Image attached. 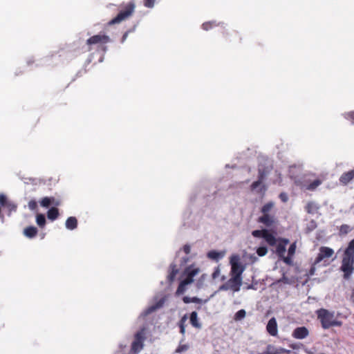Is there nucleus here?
Instances as JSON below:
<instances>
[{
  "mask_svg": "<svg viewBox=\"0 0 354 354\" xmlns=\"http://www.w3.org/2000/svg\"><path fill=\"white\" fill-rule=\"evenodd\" d=\"M340 270L346 280L350 279L354 272V239L348 243L344 252Z\"/></svg>",
  "mask_w": 354,
  "mask_h": 354,
  "instance_id": "1",
  "label": "nucleus"
},
{
  "mask_svg": "<svg viewBox=\"0 0 354 354\" xmlns=\"http://www.w3.org/2000/svg\"><path fill=\"white\" fill-rule=\"evenodd\" d=\"M316 315L324 329H328L332 326H341L342 325V322L336 319L335 312L333 311L320 308L316 310Z\"/></svg>",
  "mask_w": 354,
  "mask_h": 354,
  "instance_id": "2",
  "label": "nucleus"
},
{
  "mask_svg": "<svg viewBox=\"0 0 354 354\" xmlns=\"http://www.w3.org/2000/svg\"><path fill=\"white\" fill-rule=\"evenodd\" d=\"M201 269L194 265L187 267L182 273L181 281L178 284V294L182 293L185 286L194 281V278L199 274Z\"/></svg>",
  "mask_w": 354,
  "mask_h": 354,
  "instance_id": "3",
  "label": "nucleus"
},
{
  "mask_svg": "<svg viewBox=\"0 0 354 354\" xmlns=\"http://www.w3.org/2000/svg\"><path fill=\"white\" fill-rule=\"evenodd\" d=\"M111 41V38L109 36L105 35V34H97L91 36L89 37L86 41V44L88 46V50L90 51L93 49V46H96L97 48H100V50L103 51L106 50V44L109 43Z\"/></svg>",
  "mask_w": 354,
  "mask_h": 354,
  "instance_id": "4",
  "label": "nucleus"
},
{
  "mask_svg": "<svg viewBox=\"0 0 354 354\" xmlns=\"http://www.w3.org/2000/svg\"><path fill=\"white\" fill-rule=\"evenodd\" d=\"M136 5L133 1H130L126 4L122 9H121L116 17L113 18L107 23L108 26H111L115 24L127 20L134 12Z\"/></svg>",
  "mask_w": 354,
  "mask_h": 354,
  "instance_id": "5",
  "label": "nucleus"
},
{
  "mask_svg": "<svg viewBox=\"0 0 354 354\" xmlns=\"http://www.w3.org/2000/svg\"><path fill=\"white\" fill-rule=\"evenodd\" d=\"M230 263L231 265L230 276L242 277L245 268L240 263L239 255H232L230 259Z\"/></svg>",
  "mask_w": 354,
  "mask_h": 354,
  "instance_id": "6",
  "label": "nucleus"
},
{
  "mask_svg": "<svg viewBox=\"0 0 354 354\" xmlns=\"http://www.w3.org/2000/svg\"><path fill=\"white\" fill-rule=\"evenodd\" d=\"M252 235L256 238H263L271 246H273L277 243L275 236L270 233L268 230H257L252 232Z\"/></svg>",
  "mask_w": 354,
  "mask_h": 354,
  "instance_id": "7",
  "label": "nucleus"
},
{
  "mask_svg": "<svg viewBox=\"0 0 354 354\" xmlns=\"http://www.w3.org/2000/svg\"><path fill=\"white\" fill-rule=\"evenodd\" d=\"M166 300H167V297L166 296H162V297H159L158 296L155 297H154L155 304H153V305L149 306L142 313L141 315L143 317H147L149 314H151V313H153L154 311H156V310L160 308L161 307H162V306L165 304V302L166 301Z\"/></svg>",
  "mask_w": 354,
  "mask_h": 354,
  "instance_id": "8",
  "label": "nucleus"
},
{
  "mask_svg": "<svg viewBox=\"0 0 354 354\" xmlns=\"http://www.w3.org/2000/svg\"><path fill=\"white\" fill-rule=\"evenodd\" d=\"M144 340L145 329H142L135 335L134 341L131 345V349L134 353H138L142 348Z\"/></svg>",
  "mask_w": 354,
  "mask_h": 354,
  "instance_id": "9",
  "label": "nucleus"
},
{
  "mask_svg": "<svg viewBox=\"0 0 354 354\" xmlns=\"http://www.w3.org/2000/svg\"><path fill=\"white\" fill-rule=\"evenodd\" d=\"M334 254V251L333 249L322 246L319 248V253L317 257H316L314 265H317L320 262H322L326 258H330Z\"/></svg>",
  "mask_w": 354,
  "mask_h": 354,
  "instance_id": "10",
  "label": "nucleus"
},
{
  "mask_svg": "<svg viewBox=\"0 0 354 354\" xmlns=\"http://www.w3.org/2000/svg\"><path fill=\"white\" fill-rule=\"evenodd\" d=\"M258 222L270 227L276 223L277 218L274 214H263L258 218Z\"/></svg>",
  "mask_w": 354,
  "mask_h": 354,
  "instance_id": "11",
  "label": "nucleus"
},
{
  "mask_svg": "<svg viewBox=\"0 0 354 354\" xmlns=\"http://www.w3.org/2000/svg\"><path fill=\"white\" fill-rule=\"evenodd\" d=\"M227 283L231 290L238 292L240 290V288L242 285V277L230 276Z\"/></svg>",
  "mask_w": 354,
  "mask_h": 354,
  "instance_id": "12",
  "label": "nucleus"
},
{
  "mask_svg": "<svg viewBox=\"0 0 354 354\" xmlns=\"http://www.w3.org/2000/svg\"><path fill=\"white\" fill-rule=\"evenodd\" d=\"M266 330L271 336H277L278 334L277 322L275 317H272L268 322Z\"/></svg>",
  "mask_w": 354,
  "mask_h": 354,
  "instance_id": "13",
  "label": "nucleus"
},
{
  "mask_svg": "<svg viewBox=\"0 0 354 354\" xmlns=\"http://www.w3.org/2000/svg\"><path fill=\"white\" fill-rule=\"evenodd\" d=\"M309 335L308 328L305 326L296 328L292 334V336L297 339H302L306 338Z\"/></svg>",
  "mask_w": 354,
  "mask_h": 354,
  "instance_id": "14",
  "label": "nucleus"
},
{
  "mask_svg": "<svg viewBox=\"0 0 354 354\" xmlns=\"http://www.w3.org/2000/svg\"><path fill=\"white\" fill-rule=\"evenodd\" d=\"M60 201L55 199L54 197H44L40 201V205L44 207H48L50 205L59 206Z\"/></svg>",
  "mask_w": 354,
  "mask_h": 354,
  "instance_id": "15",
  "label": "nucleus"
},
{
  "mask_svg": "<svg viewBox=\"0 0 354 354\" xmlns=\"http://www.w3.org/2000/svg\"><path fill=\"white\" fill-rule=\"evenodd\" d=\"M354 178V169L345 172L339 178V182L344 185H347Z\"/></svg>",
  "mask_w": 354,
  "mask_h": 354,
  "instance_id": "16",
  "label": "nucleus"
},
{
  "mask_svg": "<svg viewBox=\"0 0 354 354\" xmlns=\"http://www.w3.org/2000/svg\"><path fill=\"white\" fill-rule=\"evenodd\" d=\"M225 254V251L211 250L207 252V257L212 260L218 261Z\"/></svg>",
  "mask_w": 354,
  "mask_h": 354,
  "instance_id": "17",
  "label": "nucleus"
},
{
  "mask_svg": "<svg viewBox=\"0 0 354 354\" xmlns=\"http://www.w3.org/2000/svg\"><path fill=\"white\" fill-rule=\"evenodd\" d=\"M37 232V228L35 226H28L24 230V234L29 239L36 236Z\"/></svg>",
  "mask_w": 354,
  "mask_h": 354,
  "instance_id": "18",
  "label": "nucleus"
},
{
  "mask_svg": "<svg viewBox=\"0 0 354 354\" xmlns=\"http://www.w3.org/2000/svg\"><path fill=\"white\" fill-rule=\"evenodd\" d=\"M77 227V220L74 216L68 217L66 221V227L70 230H75Z\"/></svg>",
  "mask_w": 354,
  "mask_h": 354,
  "instance_id": "19",
  "label": "nucleus"
},
{
  "mask_svg": "<svg viewBox=\"0 0 354 354\" xmlns=\"http://www.w3.org/2000/svg\"><path fill=\"white\" fill-rule=\"evenodd\" d=\"M319 207L315 202H309L306 206V210L308 214H314L317 212Z\"/></svg>",
  "mask_w": 354,
  "mask_h": 354,
  "instance_id": "20",
  "label": "nucleus"
},
{
  "mask_svg": "<svg viewBox=\"0 0 354 354\" xmlns=\"http://www.w3.org/2000/svg\"><path fill=\"white\" fill-rule=\"evenodd\" d=\"M59 210L57 207H51L48 211L47 212V217L48 219L51 221H54L57 219L59 216Z\"/></svg>",
  "mask_w": 354,
  "mask_h": 354,
  "instance_id": "21",
  "label": "nucleus"
},
{
  "mask_svg": "<svg viewBox=\"0 0 354 354\" xmlns=\"http://www.w3.org/2000/svg\"><path fill=\"white\" fill-rule=\"evenodd\" d=\"M170 272L167 277V281L169 283H172L176 277L177 274V268L175 264H171L170 266Z\"/></svg>",
  "mask_w": 354,
  "mask_h": 354,
  "instance_id": "22",
  "label": "nucleus"
},
{
  "mask_svg": "<svg viewBox=\"0 0 354 354\" xmlns=\"http://www.w3.org/2000/svg\"><path fill=\"white\" fill-rule=\"evenodd\" d=\"M322 183V180L320 179H316L313 182L305 185V188L309 191L315 190Z\"/></svg>",
  "mask_w": 354,
  "mask_h": 354,
  "instance_id": "23",
  "label": "nucleus"
},
{
  "mask_svg": "<svg viewBox=\"0 0 354 354\" xmlns=\"http://www.w3.org/2000/svg\"><path fill=\"white\" fill-rule=\"evenodd\" d=\"M190 322L193 326L197 328H200L201 325L198 320V314L194 311L190 315Z\"/></svg>",
  "mask_w": 354,
  "mask_h": 354,
  "instance_id": "24",
  "label": "nucleus"
},
{
  "mask_svg": "<svg viewBox=\"0 0 354 354\" xmlns=\"http://www.w3.org/2000/svg\"><path fill=\"white\" fill-rule=\"evenodd\" d=\"M264 177H265L264 173L261 172V171H259V180H257V181L253 182L252 184L251 185L252 190H255L256 189H257L261 185V184L262 183V181H263Z\"/></svg>",
  "mask_w": 354,
  "mask_h": 354,
  "instance_id": "25",
  "label": "nucleus"
},
{
  "mask_svg": "<svg viewBox=\"0 0 354 354\" xmlns=\"http://www.w3.org/2000/svg\"><path fill=\"white\" fill-rule=\"evenodd\" d=\"M0 205L2 206V207H9V206H12L11 207V210L12 209H14L15 210L16 209V206L14 205H11L10 204L8 201H7V197L3 194H0Z\"/></svg>",
  "mask_w": 354,
  "mask_h": 354,
  "instance_id": "26",
  "label": "nucleus"
},
{
  "mask_svg": "<svg viewBox=\"0 0 354 354\" xmlns=\"http://www.w3.org/2000/svg\"><path fill=\"white\" fill-rule=\"evenodd\" d=\"M36 222L40 227L43 228L46 223L45 216L42 214H38L36 217Z\"/></svg>",
  "mask_w": 354,
  "mask_h": 354,
  "instance_id": "27",
  "label": "nucleus"
},
{
  "mask_svg": "<svg viewBox=\"0 0 354 354\" xmlns=\"http://www.w3.org/2000/svg\"><path fill=\"white\" fill-rule=\"evenodd\" d=\"M273 207H274V203L273 202H268L266 204H265L261 207V212L262 214H270V212L271 211V209H272Z\"/></svg>",
  "mask_w": 354,
  "mask_h": 354,
  "instance_id": "28",
  "label": "nucleus"
},
{
  "mask_svg": "<svg viewBox=\"0 0 354 354\" xmlns=\"http://www.w3.org/2000/svg\"><path fill=\"white\" fill-rule=\"evenodd\" d=\"M245 315H246V312L245 310H243V309L239 310L234 315V319L236 321H240L245 317Z\"/></svg>",
  "mask_w": 354,
  "mask_h": 354,
  "instance_id": "29",
  "label": "nucleus"
},
{
  "mask_svg": "<svg viewBox=\"0 0 354 354\" xmlns=\"http://www.w3.org/2000/svg\"><path fill=\"white\" fill-rule=\"evenodd\" d=\"M351 231V227L348 225L343 224L339 227L340 234H346Z\"/></svg>",
  "mask_w": 354,
  "mask_h": 354,
  "instance_id": "30",
  "label": "nucleus"
},
{
  "mask_svg": "<svg viewBox=\"0 0 354 354\" xmlns=\"http://www.w3.org/2000/svg\"><path fill=\"white\" fill-rule=\"evenodd\" d=\"M286 252V246L284 245L279 244L277 248V254L281 257L284 256Z\"/></svg>",
  "mask_w": 354,
  "mask_h": 354,
  "instance_id": "31",
  "label": "nucleus"
},
{
  "mask_svg": "<svg viewBox=\"0 0 354 354\" xmlns=\"http://www.w3.org/2000/svg\"><path fill=\"white\" fill-rule=\"evenodd\" d=\"M268 252V249L266 247H259L257 250V253L259 257L265 256Z\"/></svg>",
  "mask_w": 354,
  "mask_h": 354,
  "instance_id": "32",
  "label": "nucleus"
},
{
  "mask_svg": "<svg viewBox=\"0 0 354 354\" xmlns=\"http://www.w3.org/2000/svg\"><path fill=\"white\" fill-rule=\"evenodd\" d=\"M296 251V243H293L290 245V246L288 248V255L290 257H293Z\"/></svg>",
  "mask_w": 354,
  "mask_h": 354,
  "instance_id": "33",
  "label": "nucleus"
},
{
  "mask_svg": "<svg viewBox=\"0 0 354 354\" xmlns=\"http://www.w3.org/2000/svg\"><path fill=\"white\" fill-rule=\"evenodd\" d=\"M156 0H143V4L145 7L151 8L154 6Z\"/></svg>",
  "mask_w": 354,
  "mask_h": 354,
  "instance_id": "34",
  "label": "nucleus"
},
{
  "mask_svg": "<svg viewBox=\"0 0 354 354\" xmlns=\"http://www.w3.org/2000/svg\"><path fill=\"white\" fill-rule=\"evenodd\" d=\"M28 207L31 210H35L37 208V203L35 200H30L28 202Z\"/></svg>",
  "mask_w": 354,
  "mask_h": 354,
  "instance_id": "35",
  "label": "nucleus"
},
{
  "mask_svg": "<svg viewBox=\"0 0 354 354\" xmlns=\"http://www.w3.org/2000/svg\"><path fill=\"white\" fill-rule=\"evenodd\" d=\"M292 257H290L289 255H288V257H281V258L283 259V261L284 263H286L287 265H292Z\"/></svg>",
  "mask_w": 354,
  "mask_h": 354,
  "instance_id": "36",
  "label": "nucleus"
},
{
  "mask_svg": "<svg viewBox=\"0 0 354 354\" xmlns=\"http://www.w3.org/2000/svg\"><path fill=\"white\" fill-rule=\"evenodd\" d=\"M189 348V345L187 344H182L178 346V353L185 351Z\"/></svg>",
  "mask_w": 354,
  "mask_h": 354,
  "instance_id": "37",
  "label": "nucleus"
},
{
  "mask_svg": "<svg viewBox=\"0 0 354 354\" xmlns=\"http://www.w3.org/2000/svg\"><path fill=\"white\" fill-rule=\"evenodd\" d=\"M230 290L227 281L219 287V290Z\"/></svg>",
  "mask_w": 354,
  "mask_h": 354,
  "instance_id": "38",
  "label": "nucleus"
},
{
  "mask_svg": "<svg viewBox=\"0 0 354 354\" xmlns=\"http://www.w3.org/2000/svg\"><path fill=\"white\" fill-rule=\"evenodd\" d=\"M183 252H184L185 254H189V252H190V251H191V247H190V245H184V246H183Z\"/></svg>",
  "mask_w": 354,
  "mask_h": 354,
  "instance_id": "39",
  "label": "nucleus"
},
{
  "mask_svg": "<svg viewBox=\"0 0 354 354\" xmlns=\"http://www.w3.org/2000/svg\"><path fill=\"white\" fill-rule=\"evenodd\" d=\"M279 198L283 202H286L288 201V196L285 193H281L279 195Z\"/></svg>",
  "mask_w": 354,
  "mask_h": 354,
  "instance_id": "40",
  "label": "nucleus"
},
{
  "mask_svg": "<svg viewBox=\"0 0 354 354\" xmlns=\"http://www.w3.org/2000/svg\"><path fill=\"white\" fill-rule=\"evenodd\" d=\"M131 32V30H127V32H125L124 33V35H122V39H121V42L122 43H124V41L127 39V37H128V35L129 33Z\"/></svg>",
  "mask_w": 354,
  "mask_h": 354,
  "instance_id": "41",
  "label": "nucleus"
},
{
  "mask_svg": "<svg viewBox=\"0 0 354 354\" xmlns=\"http://www.w3.org/2000/svg\"><path fill=\"white\" fill-rule=\"evenodd\" d=\"M211 28V24L209 23H205L203 24V28L205 30H209Z\"/></svg>",
  "mask_w": 354,
  "mask_h": 354,
  "instance_id": "42",
  "label": "nucleus"
},
{
  "mask_svg": "<svg viewBox=\"0 0 354 354\" xmlns=\"http://www.w3.org/2000/svg\"><path fill=\"white\" fill-rule=\"evenodd\" d=\"M219 274V270L217 269L216 271L214 272V273L212 274V278L213 279H215L217 277V276Z\"/></svg>",
  "mask_w": 354,
  "mask_h": 354,
  "instance_id": "43",
  "label": "nucleus"
},
{
  "mask_svg": "<svg viewBox=\"0 0 354 354\" xmlns=\"http://www.w3.org/2000/svg\"><path fill=\"white\" fill-rule=\"evenodd\" d=\"M266 190V187L265 185H262L259 190V192L261 193V192H265V191Z\"/></svg>",
  "mask_w": 354,
  "mask_h": 354,
  "instance_id": "44",
  "label": "nucleus"
},
{
  "mask_svg": "<svg viewBox=\"0 0 354 354\" xmlns=\"http://www.w3.org/2000/svg\"><path fill=\"white\" fill-rule=\"evenodd\" d=\"M315 265H314V264H313V267L310 268V274L311 275L314 274V272H315Z\"/></svg>",
  "mask_w": 354,
  "mask_h": 354,
  "instance_id": "45",
  "label": "nucleus"
},
{
  "mask_svg": "<svg viewBox=\"0 0 354 354\" xmlns=\"http://www.w3.org/2000/svg\"><path fill=\"white\" fill-rule=\"evenodd\" d=\"M180 332L182 333H185V327L182 323L180 325Z\"/></svg>",
  "mask_w": 354,
  "mask_h": 354,
  "instance_id": "46",
  "label": "nucleus"
},
{
  "mask_svg": "<svg viewBox=\"0 0 354 354\" xmlns=\"http://www.w3.org/2000/svg\"><path fill=\"white\" fill-rule=\"evenodd\" d=\"M183 301H184L185 303H189V302H190V301H191V299H190V298H189V297H184V298H183Z\"/></svg>",
  "mask_w": 354,
  "mask_h": 354,
  "instance_id": "47",
  "label": "nucleus"
},
{
  "mask_svg": "<svg viewBox=\"0 0 354 354\" xmlns=\"http://www.w3.org/2000/svg\"><path fill=\"white\" fill-rule=\"evenodd\" d=\"M191 301H193V302H200L201 301V299H198V298H196V297H194L192 299Z\"/></svg>",
  "mask_w": 354,
  "mask_h": 354,
  "instance_id": "48",
  "label": "nucleus"
},
{
  "mask_svg": "<svg viewBox=\"0 0 354 354\" xmlns=\"http://www.w3.org/2000/svg\"><path fill=\"white\" fill-rule=\"evenodd\" d=\"M280 281H283V282H285L286 283L288 281V278H286L284 275L283 277H282V279L280 280Z\"/></svg>",
  "mask_w": 354,
  "mask_h": 354,
  "instance_id": "49",
  "label": "nucleus"
},
{
  "mask_svg": "<svg viewBox=\"0 0 354 354\" xmlns=\"http://www.w3.org/2000/svg\"><path fill=\"white\" fill-rule=\"evenodd\" d=\"M351 117L352 119V123L354 124V112L351 113Z\"/></svg>",
  "mask_w": 354,
  "mask_h": 354,
  "instance_id": "50",
  "label": "nucleus"
},
{
  "mask_svg": "<svg viewBox=\"0 0 354 354\" xmlns=\"http://www.w3.org/2000/svg\"><path fill=\"white\" fill-rule=\"evenodd\" d=\"M253 288H254V286L253 285H249L246 288L247 290L253 289Z\"/></svg>",
  "mask_w": 354,
  "mask_h": 354,
  "instance_id": "51",
  "label": "nucleus"
},
{
  "mask_svg": "<svg viewBox=\"0 0 354 354\" xmlns=\"http://www.w3.org/2000/svg\"><path fill=\"white\" fill-rule=\"evenodd\" d=\"M205 274H203V275L201 276V278H202V279H204V278H205Z\"/></svg>",
  "mask_w": 354,
  "mask_h": 354,
  "instance_id": "52",
  "label": "nucleus"
},
{
  "mask_svg": "<svg viewBox=\"0 0 354 354\" xmlns=\"http://www.w3.org/2000/svg\"><path fill=\"white\" fill-rule=\"evenodd\" d=\"M285 242H286V243H288V240H286Z\"/></svg>",
  "mask_w": 354,
  "mask_h": 354,
  "instance_id": "53",
  "label": "nucleus"
}]
</instances>
